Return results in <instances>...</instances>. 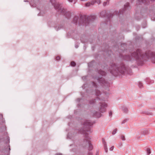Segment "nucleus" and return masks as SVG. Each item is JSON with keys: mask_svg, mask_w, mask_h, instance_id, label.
I'll list each match as a JSON object with an SVG mask.
<instances>
[{"mask_svg": "<svg viewBox=\"0 0 155 155\" xmlns=\"http://www.w3.org/2000/svg\"><path fill=\"white\" fill-rule=\"evenodd\" d=\"M131 57L129 55H126L123 57V59L127 61H131L135 59L138 64L142 65L144 61L150 58L152 62L155 63V52L150 51H146L144 54L141 49H137L131 54Z\"/></svg>", "mask_w": 155, "mask_h": 155, "instance_id": "1", "label": "nucleus"}, {"mask_svg": "<svg viewBox=\"0 0 155 155\" xmlns=\"http://www.w3.org/2000/svg\"><path fill=\"white\" fill-rule=\"evenodd\" d=\"M93 123L89 120H85L83 123V127L79 130V132L84 134L85 138L84 141V144L88 146V149L89 150H92L93 147L90 141V138L88 136L87 132H91V128Z\"/></svg>", "mask_w": 155, "mask_h": 155, "instance_id": "2", "label": "nucleus"}, {"mask_svg": "<svg viewBox=\"0 0 155 155\" xmlns=\"http://www.w3.org/2000/svg\"><path fill=\"white\" fill-rule=\"evenodd\" d=\"M108 71L111 74L115 76L119 74H123L125 73L131 75L132 73L131 70L126 67L124 64L123 63L118 65L114 63H110Z\"/></svg>", "mask_w": 155, "mask_h": 155, "instance_id": "3", "label": "nucleus"}, {"mask_svg": "<svg viewBox=\"0 0 155 155\" xmlns=\"http://www.w3.org/2000/svg\"><path fill=\"white\" fill-rule=\"evenodd\" d=\"M96 18L94 15L87 16L86 15H81L79 18L78 17L75 16L73 19V22L77 25L78 22L79 25L87 26L90 22L93 21Z\"/></svg>", "mask_w": 155, "mask_h": 155, "instance_id": "4", "label": "nucleus"}, {"mask_svg": "<svg viewBox=\"0 0 155 155\" xmlns=\"http://www.w3.org/2000/svg\"><path fill=\"white\" fill-rule=\"evenodd\" d=\"M55 9L57 12L62 15L65 16L68 19L69 18L71 17V13L69 11H67V10L62 7L61 4H58L55 5Z\"/></svg>", "mask_w": 155, "mask_h": 155, "instance_id": "5", "label": "nucleus"}, {"mask_svg": "<svg viewBox=\"0 0 155 155\" xmlns=\"http://www.w3.org/2000/svg\"><path fill=\"white\" fill-rule=\"evenodd\" d=\"M105 99V98H102V97L101 98L97 97L96 99V101H97L99 102V103L100 104L99 109L101 113H102L105 112L106 111V108L107 107V104L104 102Z\"/></svg>", "mask_w": 155, "mask_h": 155, "instance_id": "6", "label": "nucleus"}, {"mask_svg": "<svg viewBox=\"0 0 155 155\" xmlns=\"http://www.w3.org/2000/svg\"><path fill=\"white\" fill-rule=\"evenodd\" d=\"M93 78L94 79H97V81L101 85L103 86L106 87L105 90L107 91H109V87H110V84L107 82L103 78L98 76Z\"/></svg>", "mask_w": 155, "mask_h": 155, "instance_id": "7", "label": "nucleus"}, {"mask_svg": "<svg viewBox=\"0 0 155 155\" xmlns=\"http://www.w3.org/2000/svg\"><path fill=\"white\" fill-rule=\"evenodd\" d=\"M6 138L7 140V141H6L7 144L4 149L3 150V152L7 154V155H9L10 151V146L9 144V143L10 142V138L9 137L7 136L6 137Z\"/></svg>", "mask_w": 155, "mask_h": 155, "instance_id": "8", "label": "nucleus"}, {"mask_svg": "<svg viewBox=\"0 0 155 155\" xmlns=\"http://www.w3.org/2000/svg\"><path fill=\"white\" fill-rule=\"evenodd\" d=\"M129 8V3L127 2L126 4L124 5V8L122 10H120L118 12L117 11H115L114 13L117 15L120 16L121 14H123L124 11H125L127 9H128Z\"/></svg>", "mask_w": 155, "mask_h": 155, "instance_id": "9", "label": "nucleus"}, {"mask_svg": "<svg viewBox=\"0 0 155 155\" xmlns=\"http://www.w3.org/2000/svg\"><path fill=\"white\" fill-rule=\"evenodd\" d=\"M101 16L102 17H107V20L109 21V23L110 22V19L111 17L113 15V14L109 13L108 14V13H107V12L105 10H104L101 12L100 13Z\"/></svg>", "mask_w": 155, "mask_h": 155, "instance_id": "10", "label": "nucleus"}, {"mask_svg": "<svg viewBox=\"0 0 155 155\" xmlns=\"http://www.w3.org/2000/svg\"><path fill=\"white\" fill-rule=\"evenodd\" d=\"M0 115L2 118V126L1 127H1V129H2V131H5L6 130V127L5 125V120L3 119L2 114H0Z\"/></svg>", "mask_w": 155, "mask_h": 155, "instance_id": "11", "label": "nucleus"}, {"mask_svg": "<svg viewBox=\"0 0 155 155\" xmlns=\"http://www.w3.org/2000/svg\"><path fill=\"white\" fill-rule=\"evenodd\" d=\"M102 141L104 146V148L105 152L106 153H107L108 151L107 148V144L104 138L102 139Z\"/></svg>", "mask_w": 155, "mask_h": 155, "instance_id": "12", "label": "nucleus"}, {"mask_svg": "<svg viewBox=\"0 0 155 155\" xmlns=\"http://www.w3.org/2000/svg\"><path fill=\"white\" fill-rule=\"evenodd\" d=\"M139 4H141V3H143L144 4H148L149 3V0H138Z\"/></svg>", "mask_w": 155, "mask_h": 155, "instance_id": "13", "label": "nucleus"}, {"mask_svg": "<svg viewBox=\"0 0 155 155\" xmlns=\"http://www.w3.org/2000/svg\"><path fill=\"white\" fill-rule=\"evenodd\" d=\"M102 114L100 113L97 112H95L93 113V116L97 118H99L101 117Z\"/></svg>", "mask_w": 155, "mask_h": 155, "instance_id": "14", "label": "nucleus"}, {"mask_svg": "<svg viewBox=\"0 0 155 155\" xmlns=\"http://www.w3.org/2000/svg\"><path fill=\"white\" fill-rule=\"evenodd\" d=\"M98 73L100 76H104L106 75V73L101 70H99L98 72Z\"/></svg>", "mask_w": 155, "mask_h": 155, "instance_id": "15", "label": "nucleus"}, {"mask_svg": "<svg viewBox=\"0 0 155 155\" xmlns=\"http://www.w3.org/2000/svg\"><path fill=\"white\" fill-rule=\"evenodd\" d=\"M142 133L144 135H146L149 134V131L148 130L145 129L143 130L142 132Z\"/></svg>", "mask_w": 155, "mask_h": 155, "instance_id": "16", "label": "nucleus"}, {"mask_svg": "<svg viewBox=\"0 0 155 155\" xmlns=\"http://www.w3.org/2000/svg\"><path fill=\"white\" fill-rule=\"evenodd\" d=\"M142 113L147 115H152L153 114L151 112H150L148 111H144L142 112Z\"/></svg>", "mask_w": 155, "mask_h": 155, "instance_id": "17", "label": "nucleus"}, {"mask_svg": "<svg viewBox=\"0 0 155 155\" xmlns=\"http://www.w3.org/2000/svg\"><path fill=\"white\" fill-rule=\"evenodd\" d=\"M146 82H147L148 84H152L154 83L153 80H151L149 78H147L146 79Z\"/></svg>", "mask_w": 155, "mask_h": 155, "instance_id": "18", "label": "nucleus"}, {"mask_svg": "<svg viewBox=\"0 0 155 155\" xmlns=\"http://www.w3.org/2000/svg\"><path fill=\"white\" fill-rule=\"evenodd\" d=\"M50 2L52 3V5L54 6V7L55 8V5H57L59 4L58 3H57L55 4V0H50Z\"/></svg>", "mask_w": 155, "mask_h": 155, "instance_id": "19", "label": "nucleus"}, {"mask_svg": "<svg viewBox=\"0 0 155 155\" xmlns=\"http://www.w3.org/2000/svg\"><path fill=\"white\" fill-rule=\"evenodd\" d=\"M95 94L96 96H98L100 95H101V92L100 91L97 90H95Z\"/></svg>", "mask_w": 155, "mask_h": 155, "instance_id": "20", "label": "nucleus"}, {"mask_svg": "<svg viewBox=\"0 0 155 155\" xmlns=\"http://www.w3.org/2000/svg\"><path fill=\"white\" fill-rule=\"evenodd\" d=\"M122 110L125 113H127L128 111V109L125 107H122Z\"/></svg>", "mask_w": 155, "mask_h": 155, "instance_id": "21", "label": "nucleus"}, {"mask_svg": "<svg viewBox=\"0 0 155 155\" xmlns=\"http://www.w3.org/2000/svg\"><path fill=\"white\" fill-rule=\"evenodd\" d=\"M95 102H96L95 99H93L90 101L89 103L90 104H94Z\"/></svg>", "mask_w": 155, "mask_h": 155, "instance_id": "22", "label": "nucleus"}, {"mask_svg": "<svg viewBox=\"0 0 155 155\" xmlns=\"http://www.w3.org/2000/svg\"><path fill=\"white\" fill-rule=\"evenodd\" d=\"M109 0H107L106 2H104L103 3V5L104 6H105L107 5H108L109 4Z\"/></svg>", "mask_w": 155, "mask_h": 155, "instance_id": "23", "label": "nucleus"}, {"mask_svg": "<svg viewBox=\"0 0 155 155\" xmlns=\"http://www.w3.org/2000/svg\"><path fill=\"white\" fill-rule=\"evenodd\" d=\"M147 154L148 155L150 154V153H151L150 150V149L149 148H147Z\"/></svg>", "mask_w": 155, "mask_h": 155, "instance_id": "24", "label": "nucleus"}, {"mask_svg": "<svg viewBox=\"0 0 155 155\" xmlns=\"http://www.w3.org/2000/svg\"><path fill=\"white\" fill-rule=\"evenodd\" d=\"M71 66L74 67L76 65V63L74 61H72L71 63Z\"/></svg>", "mask_w": 155, "mask_h": 155, "instance_id": "25", "label": "nucleus"}, {"mask_svg": "<svg viewBox=\"0 0 155 155\" xmlns=\"http://www.w3.org/2000/svg\"><path fill=\"white\" fill-rule=\"evenodd\" d=\"M91 5V2H88L85 4V6L86 7H89Z\"/></svg>", "mask_w": 155, "mask_h": 155, "instance_id": "26", "label": "nucleus"}, {"mask_svg": "<svg viewBox=\"0 0 155 155\" xmlns=\"http://www.w3.org/2000/svg\"><path fill=\"white\" fill-rule=\"evenodd\" d=\"M95 2V0H93L92 1H91V2H90L91 5H94V4L96 3Z\"/></svg>", "mask_w": 155, "mask_h": 155, "instance_id": "27", "label": "nucleus"}, {"mask_svg": "<svg viewBox=\"0 0 155 155\" xmlns=\"http://www.w3.org/2000/svg\"><path fill=\"white\" fill-rule=\"evenodd\" d=\"M121 140H125V137L123 135H121Z\"/></svg>", "mask_w": 155, "mask_h": 155, "instance_id": "28", "label": "nucleus"}, {"mask_svg": "<svg viewBox=\"0 0 155 155\" xmlns=\"http://www.w3.org/2000/svg\"><path fill=\"white\" fill-rule=\"evenodd\" d=\"M138 86L139 87L141 88L143 87V84L140 82H139L138 83Z\"/></svg>", "mask_w": 155, "mask_h": 155, "instance_id": "29", "label": "nucleus"}, {"mask_svg": "<svg viewBox=\"0 0 155 155\" xmlns=\"http://www.w3.org/2000/svg\"><path fill=\"white\" fill-rule=\"evenodd\" d=\"M117 131V129H115L112 132V134L113 135H114L116 133Z\"/></svg>", "mask_w": 155, "mask_h": 155, "instance_id": "30", "label": "nucleus"}, {"mask_svg": "<svg viewBox=\"0 0 155 155\" xmlns=\"http://www.w3.org/2000/svg\"><path fill=\"white\" fill-rule=\"evenodd\" d=\"M93 85L94 86V87L97 88V85L96 83L94 82H92Z\"/></svg>", "mask_w": 155, "mask_h": 155, "instance_id": "31", "label": "nucleus"}, {"mask_svg": "<svg viewBox=\"0 0 155 155\" xmlns=\"http://www.w3.org/2000/svg\"><path fill=\"white\" fill-rule=\"evenodd\" d=\"M95 2L97 3L98 4H99L101 3V0H95Z\"/></svg>", "mask_w": 155, "mask_h": 155, "instance_id": "32", "label": "nucleus"}, {"mask_svg": "<svg viewBox=\"0 0 155 155\" xmlns=\"http://www.w3.org/2000/svg\"><path fill=\"white\" fill-rule=\"evenodd\" d=\"M60 57L59 56H57L56 57V60L57 61H59L60 60Z\"/></svg>", "mask_w": 155, "mask_h": 155, "instance_id": "33", "label": "nucleus"}, {"mask_svg": "<svg viewBox=\"0 0 155 155\" xmlns=\"http://www.w3.org/2000/svg\"><path fill=\"white\" fill-rule=\"evenodd\" d=\"M112 115V111H110L109 112V115L110 116H111Z\"/></svg>", "mask_w": 155, "mask_h": 155, "instance_id": "34", "label": "nucleus"}, {"mask_svg": "<svg viewBox=\"0 0 155 155\" xmlns=\"http://www.w3.org/2000/svg\"><path fill=\"white\" fill-rule=\"evenodd\" d=\"M127 121V119L124 120L122 122V124H124Z\"/></svg>", "mask_w": 155, "mask_h": 155, "instance_id": "35", "label": "nucleus"}, {"mask_svg": "<svg viewBox=\"0 0 155 155\" xmlns=\"http://www.w3.org/2000/svg\"><path fill=\"white\" fill-rule=\"evenodd\" d=\"M114 148V146H112L110 148V151H112L113 150Z\"/></svg>", "mask_w": 155, "mask_h": 155, "instance_id": "36", "label": "nucleus"}, {"mask_svg": "<svg viewBox=\"0 0 155 155\" xmlns=\"http://www.w3.org/2000/svg\"><path fill=\"white\" fill-rule=\"evenodd\" d=\"M99 151L97 150L96 153L95 155H99Z\"/></svg>", "mask_w": 155, "mask_h": 155, "instance_id": "37", "label": "nucleus"}, {"mask_svg": "<svg viewBox=\"0 0 155 155\" xmlns=\"http://www.w3.org/2000/svg\"><path fill=\"white\" fill-rule=\"evenodd\" d=\"M92 153L91 152H89L88 154V155H92Z\"/></svg>", "mask_w": 155, "mask_h": 155, "instance_id": "38", "label": "nucleus"}, {"mask_svg": "<svg viewBox=\"0 0 155 155\" xmlns=\"http://www.w3.org/2000/svg\"><path fill=\"white\" fill-rule=\"evenodd\" d=\"M121 45H122V46H126V44L124 43V44H121Z\"/></svg>", "mask_w": 155, "mask_h": 155, "instance_id": "39", "label": "nucleus"}, {"mask_svg": "<svg viewBox=\"0 0 155 155\" xmlns=\"http://www.w3.org/2000/svg\"><path fill=\"white\" fill-rule=\"evenodd\" d=\"M104 95H106L107 96V94L106 93V92L104 91Z\"/></svg>", "mask_w": 155, "mask_h": 155, "instance_id": "40", "label": "nucleus"}, {"mask_svg": "<svg viewBox=\"0 0 155 155\" xmlns=\"http://www.w3.org/2000/svg\"><path fill=\"white\" fill-rule=\"evenodd\" d=\"M151 19H152V20H153V21H155V18H154L153 19V18H151Z\"/></svg>", "mask_w": 155, "mask_h": 155, "instance_id": "41", "label": "nucleus"}, {"mask_svg": "<svg viewBox=\"0 0 155 155\" xmlns=\"http://www.w3.org/2000/svg\"><path fill=\"white\" fill-rule=\"evenodd\" d=\"M77 100L78 101H79L80 100V98H78L77 99Z\"/></svg>", "mask_w": 155, "mask_h": 155, "instance_id": "42", "label": "nucleus"}, {"mask_svg": "<svg viewBox=\"0 0 155 155\" xmlns=\"http://www.w3.org/2000/svg\"><path fill=\"white\" fill-rule=\"evenodd\" d=\"M68 1H69L70 2H72L73 0H68Z\"/></svg>", "mask_w": 155, "mask_h": 155, "instance_id": "43", "label": "nucleus"}, {"mask_svg": "<svg viewBox=\"0 0 155 155\" xmlns=\"http://www.w3.org/2000/svg\"><path fill=\"white\" fill-rule=\"evenodd\" d=\"M85 78V77H82V78L83 79H84Z\"/></svg>", "mask_w": 155, "mask_h": 155, "instance_id": "44", "label": "nucleus"}, {"mask_svg": "<svg viewBox=\"0 0 155 155\" xmlns=\"http://www.w3.org/2000/svg\"><path fill=\"white\" fill-rule=\"evenodd\" d=\"M134 0H130V1H131V2H132L134 1Z\"/></svg>", "mask_w": 155, "mask_h": 155, "instance_id": "45", "label": "nucleus"}, {"mask_svg": "<svg viewBox=\"0 0 155 155\" xmlns=\"http://www.w3.org/2000/svg\"><path fill=\"white\" fill-rule=\"evenodd\" d=\"M108 21H107V23H106V22L105 23L106 24H108Z\"/></svg>", "mask_w": 155, "mask_h": 155, "instance_id": "46", "label": "nucleus"}, {"mask_svg": "<svg viewBox=\"0 0 155 155\" xmlns=\"http://www.w3.org/2000/svg\"><path fill=\"white\" fill-rule=\"evenodd\" d=\"M24 2H27L26 0H24Z\"/></svg>", "mask_w": 155, "mask_h": 155, "instance_id": "47", "label": "nucleus"}, {"mask_svg": "<svg viewBox=\"0 0 155 155\" xmlns=\"http://www.w3.org/2000/svg\"><path fill=\"white\" fill-rule=\"evenodd\" d=\"M75 47H76V48H78L77 46H75Z\"/></svg>", "mask_w": 155, "mask_h": 155, "instance_id": "48", "label": "nucleus"}, {"mask_svg": "<svg viewBox=\"0 0 155 155\" xmlns=\"http://www.w3.org/2000/svg\"><path fill=\"white\" fill-rule=\"evenodd\" d=\"M75 47H76V48H78L77 46H75Z\"/></svg>", "mask_w": 155, "mask_h": 155, "instance_id": "49", "label": "nucleus"}, {"mask_svg": "<svg viewBox=\"0 0 155 155\" xmlns=\"http://www.w3.org/2000/svg\"><path fill=\"white\" fill-rule=\"evenodd\" d=\"M151 1H154L155 0H150Z\"/></svg>", "mask_w": 155, "mask_h": 155, "instance_id": "50", "label": "nucleus"}, {"mask_svg": "<svg viewBox=\"0 0 155 155\" xmlns=\"http://www.w3.org/2000/svg\"><path fill=\"white\" fill-rule=\"evenodd\" d=\"M104 87H105V86H103Z\"/></svg>", "mask_w": 155, "mask_h": 155, "instance_id": "51", "label": "nucleus"}, {"mask_svg": "<svg viewBox=\"0 0 155 155\" xmlns=\"http://www.w3.org/2000/svg\"><path fill=\"white\" fill-rule=\"evenodd\" d=\"M155 109V108H154Z\"/></svg>", "mask_w": 155, "mask_h": 155, "instance_id": "52", "label": "nucleus"}]
</instances>
